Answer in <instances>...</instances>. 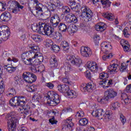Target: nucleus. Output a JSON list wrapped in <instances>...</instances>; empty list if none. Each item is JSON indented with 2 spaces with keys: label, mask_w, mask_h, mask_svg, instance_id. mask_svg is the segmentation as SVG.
Returning <instances> with one entry per match:
<instances>
[{
  "label": "nucleus",
  "mask_w": 131,
  "mask_h": 131,
  "mask_svg": "<svg viewBox=\"0 0 131 131\" xmlns=\"http://www.w3.org/2000/svg\"><path fill=\"white\" fill-rule=\"evenodd\" d=\"M50 64L52 68H56L58 67V58L56 56L53 55L50 59Z\"/></svg>",
  "instance_id": "4be33fe9"
},
{
  "label": "nucleus",
  "mask_w": 131,
  "mask_h": 131,
  "mask_svg": "<svg viewBox=\"0 0 131 131\" xmlns=\"http://www.w3.org/2000/svg\"><path fill=\"white\" fill-rule=\"evenodd\" d=\"M26 101H27V99L24 96H14L11 99L9 104L12 107H22L25 112L29 113L30 106L28 104L26 105Z\"/></svg>",
  "instance_id": "f03ea898"
},
{
  "label": "nucleus",
  "mask_w": 131,
  "mask_h": 131,
  "mask_svg": "<svg viewBox=\"0 0 131 131\" xmlns=\"http://www.w3.org/2000/svg\"><path fill=\"white\" fill-rule=\"evenodd\" d=\"M57 26L58 30H60L61 32H66V31L68 30V29H67V25L64 23H60Z\"/></svg>",
  "instance_id": "cd10ccee"
},
{
  "label": "nucleus",
  "mask_w": 131,
  "mask_h": 131,
  "mask_svg": "<svg viewBox=\"0 0 131 131\" xmlns=\"http://www.w3.org/2000/svg\"><path fill=\"white\" fill-rule=\"evenodd\" d=\"M100 2L102 6H105L106 7H110L111 4H112V2L109 0H100Z\"/></svg>",
  "instance_id": "c03bdc74"
},
{
  "label": "nucleus",
  "mask_w": 131,
  "mask_h": 131,
  "mask_svg": "<svg viewBox=\"0 0 131 131\" xmlns=\"http://www.w3.org/2000/svg\"><path fill=\"white\" fill-rule=\"evenodd\" d=\"M83 116H84V113L82 111L78 112L76 114L77 119H80L79 123L81 126H85V125H87L88 123H89V120H88V119L85 118L81 119V117H83Z\"/></svg>",
  "instance_id": "6e6552de"
},
{
  "label": "nucleus",
  "mask_w": 131,
  "mask_h": 131,
  "mask_svg": "<svg viewBox=\"0 0 131 131\" xmlns=\"http://www.w3.org/2000/svg\"><path fill=\"white\" fill-rule=\"evenodd\" d=\"M51 48L52 49V51H53L54 53H58V52H60V49L59 46L54 45Z\"/></svg>",
  "instance_id": "8fccbe9b"
},
{
  "label": "nucleus",
  "mask_w": 131,
  "mask_h": 131,
  "mask_svg": "<svg viewBox=\"0 0 131 131\" xmlns=\"http://www.w3.org/2000/svg\"><path fill=\"white\" fill-rule=\"evenodd\" d=\"M67 59L68 61H70V63H71L72 65L77 66V67H80V66L82 63V60L80 58L75 57L74 55L69 56Z\"/></svg>",
  "instance_id": "1a4fd4ad"
},
{
  "label": "nucleus",
  "mask_w": 131,
  "mask_h": 131,
  "mask_svg": "<svg viewBox=\"0 0 131 131\" xmlns=\"http://www.w3.org/2000/svg\"><path fill=\"white\" fill-rule=\"evenodd\" d=\"M32 14H33L34 16H39L40 17H41V16L43 15L41 11V8H40L39 5L36 6L35 9L32 10Z\"/></svg>",
  "instance_id": "6ab92c4d"
},
{
  "label": "nucleus",
  "mask_w": 131,
  "mask_h": 131,
  "mask_svg": "<svg viewBox=\"0 0 131 131\" xmlns=\"http://www.w3.org/2000/svg\"><path fill=\"white\" fill-rule=\"evenodd\" d=\"M46 86H47L50 90H53L54 89V85L51 82H47L45 84Z\"/></svg>",
  "instance_id": "6e6d98bb"
},
{
  "label": "nucleus",
  "mask_w": 131,
  "mask_h": 131,
  "mask_svg": "<svg viewBox=\"0 0 131 131\" xmlns=\"http://www.w3.org/2000/svg\"><path fill=\"white\" fill-rule=\"evenodd\" d=\"M118 64L114 63L111 64L110 67V70L111 72H117L118 71Z\"/></svg>",
  "instance_id": "c9c22d12"
},
{
  "label": "nucleus",
  "mask_w": 131,
  "mask_h": 131,
  "mask_svg": "<svg viewBox=\"0 0 131 131\" xmlns=\"http://www.w3.org/2000/svg\"><path fill=\"white\" fill-rule=\"evenodd\" d=\"M102 16L104 17V18L107 19L110 21H113V20H114V15H113V14H112L111 13L104 12Z\"/></svg>",
  "instance_id": "c756f323"
},
{
  "label": "nucleus",
  "mask_w": 131,
  "mask_h": 131,
  "mask_svg": "<svg viewBox=\"0 0 131 131\" xmlns=\"http://www.w3.org/2000/svg\"><path fill=\"white\" fill-rule=\"evenodd\" d=\"M58 90L60 93H62V94H65L69 91V86L67 84H59L57 86Z\"/></svg>",
  "instance_id": "aec40b11"
},
{
  "label": "nucleus",
  "mask_w": 131,
  "mask_h": 131,
  "mask_svg": "<svg viewBox=\"0 0 131 131\" xmlns=\"http://www.w3.org/2000/svg\"><path fill=\"white\" fill-rule=\"evenodd\" d=\"M17 2L16 1L11 0L7 3V7H9V9L11 10V11L13 14H17L19 12V10L16 9Z\"/></svg>",
  "instance_id": "ddd939ff"
},
{
  "label": "nucleus",
  "mask_w": 131,
  "mask_h": 131,
  "mask_svg": "<svg viewBox=\"0 0 131 131\" xmlns=\"http://www.w3.org/2000/svg\"><path fill=\"white\" fill-rule=\"evenodd\" d=\"M12 19V15L9 12H5L0 16V21L2 22H9Z\"/></svg>",
  "instance_id": "2eb2a0df"
},
{
  "label": "nucleus",
  "mask_w": 131,
  "mask_h": 131,
  "mask_svg": "<svg viewBox=\"0 0 131 131\" xmlns=\"http://www.w3.org/2000/svg\"><path fill=\"white\" fill-rule=\"evenodd\" d=\"M5 67H7V68H5V69H6L7 71H8V72H9V73H12L14 71H16V69H17L16 67H13V66L12 65L5 66Z\"/></svg>",
  "instance_id": "473e14b6"
},
{
  "label": "nucleus",
  "mask_w": 131,
  "mask_h": 131,
  "mask_svg": "<svg viewBox=\"0 0 131 131\" xmlns=\"http://www.w3.org/2000/svg\"><path fill=\"white\" fill-rule=\"evenodd\" d=\"M7 9V5L5 2H0V11L4 12Z\"/></svg>",
  "instance_id": "de8ad7c7"
},
{
  "label": "nucleus",
  "mask_w": 131,
  "mask_h": 131,
  "mask_svg": "<svg viewBox=\"0 0 131 131\" xmlns=\"http://www.w3.org/2000/svg\"><path fill=\"white\" fill-rule=\"evenodd\" d=\"M55 10H56V6L51 3V5L48 6V10L50 12V14H51V11L54 12Z\"/></svg>",
  "instance_id": "603ef678"
},
{
  "label": "nucleus",
  "mask_w": 131,
  "mask_h": 131,
  "mask_svg": "<svg viewBox=\"0 0 131 131\" xmlns=\"http://www.w3.org/2000/svg\"><path fill=\"white\" fill-rule=\"evenodd\" d=\"M61 11L63 14L65 15V14H68L71 10H70V8L68 6H63L61 8Z\"/></svg>",
  "instance_id": "ea45409f"
},
{
  "label": "nucleus",
  "mask_w": 131,
  "mask_h": 131,
  "mask_svg": "<svg viewBox=\"0 0 131 131\" xmlns=\"http://www.w3.org/2000/svg\"><path fill=\"white\" fill-rule=\"evenodd\" d=\"M73 123H72V119H68L66 121V124L64 125V127L66 128H69L70 130H72V127H73Z\"/></svg>",
  "instance_id": "c85d7f7f"
},
{
  "label": "nucleus",
  "mask_w": 131,
  "mask_h": 131,
  "mask_svg": "<svg viewBox=\"0 0 131 131\" xmlns=\"http://www.w3.org/2000/svg\"><path fill=\"white\" fill-rule=\"evenodd\" d=\"M113 55L112 54H105L104 55H103L102 56V60H103L104 61H106V59H109V58H112Z\"/></svg>",
  "instance_id": "0e129e2a"
},
{
  "label": "nucleus",
  "mask_w": 131,
  "mask_h": 131,
  "mask_svg": "<svg viewBox=\"0 0 131 131\" xmlns=\"http://www.w3.org/2000/svg\"><path fill=\"white\" fill-rule=\"evenodd\" d=\"M109 77V73H101L99 74V78L100 79H102V80H104V79H106Z\"/></svg>",
  "instance_id": "a19ab883"
},
{
  "label": "nucleus",
  "mask_w": 131,
  "mask_h": 131,
  "mask_svg": "<svg viewBox=\"0 0 131 131\" xmlns=\"http://www.w3.org/2000/svg\"><path fill=\"white\" fill-rule=\"evenodd\" d=\"M101 50L102 52H105V49H109L110 50L112 49V46L110 43H107L106 41L103 42L101 44Z\"/></svg>",
  "instance_id": "a878e982"
},
{
  "label": "nucleus",
  "mask_w": 131,
  "mask_h": 131,
  "mask_svg": "<svg viewBox=\"0 0 131 131\" xmlns=\"http://www.w3.org/2000/svg\"><path fill=\"white\" fill-rule=\"evenodd\" d=\"M66 21L69 24H76L78 22V19L75 15L72 13H69L66 16Z\"/></svg>",
  "instance_id": "4468645a"
},
{
  "label": "nucleus",
  "mask_w": 131,
  "mask_h": 131,
  "mask_svg": "<svg viewBox=\"0 0 131 131\" xmlns=\"http://www.w3.org/2000/svg\"><path fill=\"white\" fill-rule=\"evenodd\" d=\"M121 98L122 99L123 102L126 104H129L131 102L130 97L127 96L125 93H122Z\"/></svg>",
  "instance_id": "5701e85b"
},
{
  "label": "nucleus",
  "mask_w": 131,
  "mask_h": 131,
  "mask_svg": "<svg viewBox=\"0 0 131 131\" xmlns=\"http://www.w3.org/2000/svg\"><path fill=\"white\" fill-rule=\"evenodd\" d=\"M64 68L65 70L64 74L66 75V77H68V72L72 71V67H71V64L66 62L64 64Z\"/></svg>",
  "instance_id": "bb28decb"
},
{
  "label": "nucleus",
  "mask_w": 131,
  "mask_h": 131,
  "mask_svg": "<svg viewBox=\"0 0 131 131\" xmlns=\"http://www.w3.org/2000/svg\"><path fill=\"white\" fill-rule=\"evenodd\" d=\"M67 96H68L69 98L71 99H73V98H76V92H75L73 90L68 91L67 92Z\"/></svg>",
  "instance_id": "f704fd0d"
},
{
  "label": "nucleus",
  "mask_w": 131,
  "mask_h": 131,
  "mask_svg": "<svg viewBox=\"0 0 131 131\" xmlns=\"http://www.w3.org/2000/svg\"><path fill=\"white\" fill-rule=\"evenodd\" d=\"M60 22H61V18L58 14H54L51 17L50 24L52 26V28L58 27Z\"/></svg>",
  "instance_id": "9d476101"
},
{
  "label": "nucleus",
  "mask_w": 131,
  "mask_h": 131,
  "mask_svg": "<svg viewBox=\"0 0 131 131\" xmlns=\"http://www.w3.org/2000/svg\"><path fill=\"white\" fill-rule=\"evenodd\" d=\"M100 85H102L103 88H109L108 86V79H105L104 80H100L99 82Z\"/></svg>",
  "instance_id": "58836bf2"
},
{
  "label": "nucleus",
  "mask_w": 131,
  "mask_h": 131,
  "mask_svg": "<svg viewBox=\"0 0 131 131\" xmlns=\"http://www.w3.org/2000/svg\"><path fill=\"white\" fill-rule=\"evenodd\" d=\"M125 91L126 92V93H131V84L126 87Z\"/></svg>",
  "instance_id": "774afa93"
},
{
  "label": "nucleus",
  "mask_w": 131,
  "mask_h": 131,
  "mask_svg": "<svg viewBox=\"0 0 131 131\" xmlns=\"http://www.w3.org/2000/svg\"><path fill=\"white\" fill-rule=\"evenodd\" d=\"M104 97H106V100L112 99L117 97V92L113 89H107L104 92Z\"/></svg>",
  "instance_id": "9b49d317"
},
{
  "label": "nucleus",
  "mask_w": 131,
  "mask_h": 131,
  "mask_svg": "<svg viewBox=\"0 0 131 131\" xmlns=\"http://www.w3.org/2000/svg\"><path fill=\"white\" fill-rule=\"evenodd\" d=\"M81 18L84 22H90L93 19V12L89 7L83 5L81 8Z\"/></svg>",
  "instance_id": "39448f33"
},
{
  "label": "nucleus",
  "mask_w": 131,
  "mask_h": 131,
  "mask_svg": "<svg viewBox=\"0 0 131 131\" xmlns=\"http://www.w3.org/2000/svg\"><path fill=\"white\" fill-rule=\"evenodd\" d=\"M45 45L47 48H50V47H52V46H53V41L51 40H47L46 41Z\"/></svg>",
  "instance_id": "680f3d73"
},
{
  "label": "nucleus",
  "mask_w": 131,
  "mask_h": 131,
  "mask_svg": "<svg viewBox=\"0 0 131 131\" xmlns=\"http://www.w3.org/2000/svg\"><path fill=\"white\" fill-rule=\"evenodd\" d=\"M107 28V25L104 23L100 22L95 26V29L97 31H100V32H103L104 30H106Z\"/></svg>",
  "instance_id": "412c9836"
},
{
  "label": "nucleus",
  "mask_w": 131,
  "mask_h": 131,
  "mask_svg": "<svg viewBox=\"0 0 131 131\" xmlns=\"http://www.w3.org/2000/svg\"><path fill=\"white\" fill-rule=\"evenodd\" d=\"M80 52L81 56L82 57H85V58H89L92 55V50L88 47H82L80 49Z\"/></svg>",
  "instance_id": "f8f14e48"
},
{
  "label": "nucleus",
  "mask_w": 131,
  "mask_h": 131,
  "mask_svg": "<svg viewBox=\"0 0 131 131\" xmlns=\"http://www.w3.org/2000/svg\"><path fill=\"white\" fill-rule=\"evenodd\" d=\"M52 4L55 7H60L61 6V2L59 0H52Z\"/></svg>",
  "instance_id": "3c124183"
},
{
  "label": "nucleus",
  "mask_w": 131,
  "mask_h": 131,
  "mask_svg": "<svg viewBox=\"0 0 131 131\" xmlns=\"http://www.w3.org/2000/svg\"><path fill=\"white\" fill-rule=\"evenodd\" d=\"M61 46L62 47L64 51H68L69 49V44L68 43V42L66 41H62Z\"/></svg>",
  "instance_id": "4c0bfd02"
},
{
  "label": "nucleus",
  "mask_w": 131,
  "mask_h": 131,
  "mask_svg": "<svg viewBox=\"0 0 131 131\" xmlns=\"http://www.w3.org/2000/svg\"><path fill=\"white\" fill-rule=\"evenodd\" d=\"M129 43L128 44V45H125L122 48H123L124 52H129V48H130Z\"/></svg>",
  "instance_id": "69168bd1"
},
{
  "label": "nucleus",
  "mask_w": 131,
  "mask_h": 131,
  "mask_svg": "<svg viewBox=\"0 0 131 131\" xmlns=\"http://www.w3.org/2000/svg\"><path fill=\"white\" fill-rule=\"evenodd\" d=\"M120 43L122 47H124V46H128V42L124 39L121 40Z\"/></svg>",
  "instance_id": "e2e57ef3"
},
{
  "label": "nucleus",
  "mask_w": 131,
  "mask_h": 131,
  "mask_svg": "<svg viewBox=\"0 0 131 131\" xmlns=\"http://www.w3.org/2000/svg\"><path fill=\"white\" fill-rule=\"evenodd\" d=\"M23 79L28 83H32L36 81V76L29 72H24L23 74Z\"/></svg>",
  "instance_id": "0eeeda50"
},
{
  "label": "nucleus",
  "mask_w": 131,
  "mask_h": 131,
  "mask_svg": "<svg viewBox=\"0 0 131 131\" xmlns=\"http://www.w3.org/2000/svg\"><path fill=\"white\" fill-rule=\"evenodd\" d=\"M126 68H127V65H126V63L123 62L121 63L119 70L121 72H124L126 70Z\"/></svg>",
  "instance_id": "49530a36"
},
{
  "label": "nucleus",
  "mask_w": 131,
  "mask_h": 131,
  "mask_svg": "<svg viewBox=\"0 0 131 131\" xmlns=\"http://www.w3.org/2000/svg\"><path fill=\"white\" fill-rule=\"evenodd\" d=\"M112 111H106L105 112V113L103 114V118L105 119H107L108 118V119H111L112 118Z\"/></svg>",
  "instance_id": "72a5a7b5"
},
{
  "label": "nucleus",
  "mask_w": 131,
  "mask_h": 131,
  "mask_svg": "<svg viewBox=\"0 0 131 131\" xmlns=\"http://www.w3.org/2000/svg\"><path fill=\"white\" fill-rule=\"evenodd\" d=\"M28 90L30 93L35 92V91H36V86L34 85H31L28 88Z\"/></svg>",
  "instance_id": "052dcab7"
},
{
  "label": "nucleus",
  "mask_w": 131,
  "mask_h": 131,
  "mask_svg": "<svg viewBox=\"0 0 131 131\" xmlns=\"http://www.w3.org/2000/svg\"><path fill=\"white\" fill-rule=\"evenodd\" d=\"M120 119L123 124H124L126 121V119H125V117L122 115V114L120 115Z\"/></svg>",
  "instance_id": "4d7b16f0"
},
{
  "label": "nucleus",
  "mask_w": 131,
  "mask_h": 131,
  "mask_svg": "<svg viewBox=\"0 0 131 131\" xmlns=\"http://www.w3.org/2000/svg\"><path fill=\"white\" fill-rule=\"evenodd\" d=\"M120 107V104L118 102H116L112 104L111 110H117Z\"/></svg>",
  "instance_id": "37998d69"
},
{
  "label": "nucleus",
  "mask_w": 131,
  "mask_h": 131,
  "mask_svg": "<svg viewBox=\"0 0 131 131\" xmlns=\"http://www.w3.org/2000/svg\"><path fill=\"white\" fill-rule=\"evenodd\" d=\"M57 35H58V37H55L56 39L59 40H62L63 39V37L62 36V34L60 32H58L57 33Z\"/></svg>",
  "instance_id": "338daca9"
},
{
  "label": "nucleus",
  "mask_w": 131,
  "mask_h": 131,
  "mask_svg": "<svg viewBox=\"0 0 131 131\" xmlns=\"http://www.w3.org/2000/svg\"><path fill=\"white\" fill-rule=\"evenodd\" d=\"M0 35L2 39L6 41V40L9 39V37H10V35H11V32L8 30L6 31L3 30L2 27H0Z\"/></svg>",
  "instance_id": "dca6fc26"
},
{
  "label": "nucleus",
  "mask_w": 131,
  "mask_h": 131,
  "mask_svg": "<svg viewBox=\"0 0 131 131\" xmlns=\"http://www.w3.org/2000/svg\"><path fill=\"white\" fill-rule=\"evenodd\" d=\"M94 41L95 43H99V40H100V36L99 35H95L93 37Z\"/></svg>",
  "instance_id": "5fc2aeb1"
},
{
  "label": "nucleus",
  "mask_w": 131,
  "mask_h": 131,
  "mask_svg": "<svg viewBox=\"0 0 131 131\" xmlns=\"http://www.w3.org/2000/svg\"><path fill=\"white\" fill-rule=\"evenodd\" d=\"M16 95V90L14 88H11L9 90V93L7 96H15Z\"/></svg>",
  "instance_id": "864d4df0"
},
{
  "label": "nucleus",
  "mask_w": 131,
  "mask_h": 131,
  "mask_svg": "<svg viewBox=\"0 0 131 131\" xmlns=\"http://www.w3.org/2000/svg\"><path fill=\"white\" fill-rule=\"evenodd\" d=\"M49 122L51 123V124H57L58 121L55 120V117L53 116V117L49 119Z\"/></svg>",
  "instance_id": "13d9d810"
},
{
  "label": "nucleus",
  "mask_w": 131,
  "mask_h": 131,
  "mask_svg": "<svg viewBox=\"0 0 131 131\" xmlns=\"http://www.w3.org/2000/svg\"><path fill=\"white\" fill-rule=\"evenodd\" d=\"M29 48L32 50L33 55H34L35 60H36V58H38L36 61H38V62H43V56H42V54L38 52L39 51V47H38V46L34 44H32L29 46Z\"/></svg>",
  "instance_id": "423d86ee"
},
{
  "label": "nucleus",
  "mask_w": 131,
  "mask_h": 131,
  "mask_svg": "<svg viewBox=\"0 0 131 131\" xmlns=\"http://www.w3.org/2000/svg\"><path fill=\"white\" fill-rule=\"evenodd\" d=\"M5 82L3 80H1L0 82V96L2 95L5 92Z\"/></svg>",
  "instance_id": "79ce46f5"
},
{
  "label": "nucleus",
  "mask_w": 131,
  "mask_h": 131,
  "mask_svg": "<svg viewBox=\"0 0 131 131\" xmlns=\"http://www.w3.org/2000/svg\"><path fill=\"white\" fill-rule=\"evenodd\" d=\"M32 29L35 32H38L39 34H43V35H47L48 36H50L53 32H55V29L43 23L32 25Z\"/></svg>",
  "instance_id": "f257e3e1"
},
{
  "label": "nucleus",
  "mask_w": 131,
  "mask_h": 131,
  "mask_svg": "<svg viewBox=\"0 0 131 131\" xmlns=\"http://www.w3.org/2000/svg\"><path fill=\"white\" fill-rule=\"evenodd\" d=\"M33 51H32V49H31V50H30L27 52H25L21 54V58L24 63V61L26 60L28 58V55L31 56L33 55Z\"/></svg>",
  "instance_id": "393cba45"
},
{
  "label": "nucleus",
  "mask_w": 131,
  "mask_h": 131,
  "mask_svg": "<svg viewBox=\"0 0 131 131\" xmlns=\"http://www.w3.org/2000/svg\"><path fill=\"white\" fill-rule=\"evenodd\" d=\"M80 8V4H77L76 6L74 7H72V9L73 11H75V12H77Z\"/></svg>",
  "instance_id": "bf43d9fd"
},
{
  "label": "nucleus",
  "mask_w": 131,
  "mask_h": 131,
  "mask_svg": "<svg viewBox=\"0 0 131 131\" xmlns=\"http://www.w3.org/2000/svg\"><path fill=\"white\" fill-rule=\"evenodd\" d=\"M78 30V28L74 25H71L68 28V31L71 33H75V32H77Z\"/></svg>",
  "instance_id": "7c9ffc66"
},
{
  "label": "nucleus",
  "mask_w": 131,
  "mask_h": 131,
  "mask_svg": "<svg viewBox=\"0 0 131 131\" xmlns=\"http://www.w3.org/2000/svg\"><path fill=\"white\" fill-rule=\"evenodd\" d=\"M99 69V67H98V64L95 62H93V66L91 68L90 70L92 71V72H97Z\"/></svg>",
  "instance_id": "a18cd8bd"
},
{
  "label": "nucleus",
  "mask_w": 131,
  "mask_h": 131,
  "mask_svg": "<svg viewBox=\"0 0 131 131\" xmlns=\"http://www.w3.org/2000/svg\"><path fill=\"white\" fill-rule=\"evenodd\" d=\"M93 116L98 117L99 119H103L104 118V112L103 109L95 110L92 113Z\"/></svg>",
  "instance_id": "f3484780"
},
{
  "label": "nucleus",
  "mask_w": 131,
  "mask_h": 131,
  "mask_svg": "<svg viewBox=\"0 0 131 131\" xmlns=\"http://www.w3.org/2000/svg\"><path fill=\"white\" fill-rule=\"evenodd\" d=\"M39 64V62H37V63H34L33 65H31V70L32 71V72H34V73H36V72H39V69H38V67H36V65H38ZM35 65V66H34Z\"/></svg>",
  "instance_id": "e433bc0d"
},
{
  "label": "nucleus",
  "mask_w": 131,
  "mask_h": 131,
  "mask_svg": "<svg viewBox=\"0 0 131 131\" xmlns=\"http://www.w3.org/2000/svg\"><path fill=\"white\" fill-rule=\"evenodd\" d=\"M32 39L35 41H40L41 40V37L40 35H33L32 36Z\"/></svg>",
  "instance_id": "09e8293b"
},
{
  "label": "nucleus",
  "mask_w": 131,
  "mask_h": 131,
  "mask_svg": "<svg viewBox=\"0 0 131 131\" xmlns=\"http://www.w3.org/2000/svg\"><path fill=\"white\" fill-rule=\"evenodd\" d=\"M35 61H36V59H35L34 55L32 57L27 58V60L24 61V63L25 65L31 66V65H33L34 63H35Z\"/></svg>",
  "instance_id": "b1692460"
},
{
  "label": "nucleus",
  "mask_w": 131,
  "mask_h": 131,
  "mask_svg": "<svg viewBox=\"0 0 131 131\" xmlns=\"http://www.w3.org/2000/svg\"><path fill=\"white\" fill-rule=\"evenodd\" d=\"M83 90L84 92H88V93H92L95 89V84L92 83H88L85 85L83 86Z\"/></svg>",
  "instance_id": "a211bd4d"
},
{
  "label": "nucleus",
  "mask_w": 131,
  "mask_h": 131,
  "mask_svg": "<svg viewBox=\"0 0 131 131\" xmlns=\"http://www.w3.org/2000/svg\"><path fill=\"white\" fill-rule=\"evenodd\" d=\"M39 6L40 7L42 14H47V15H50L49 8L46 6H43L42 4H39Z\"/></svg>",
  "instance_id": "2f4dec72"
},
{
  "label": "nucleus",
  "mask_w": 131,
  "mask_h": 131,
  "mask_svg": "<svg viewBox=\"0 0 131 131\" xmlns=\"http://www.w3.org/2000/svg\"><path fill=\"white\" fill-rule=\"evenodd\" d=\"M46 98L48 99L47 104L50 106H57L60 103V96L55 92H49Z\"/></svg>",
  "instance_id": "20e7f679"
},
{
  "label": "nucleus",
  "mask_w": 131,
  "mask_h": 131,
  "mask_svg": "<svg viewBox=\"0 0 131 131\" xmlns=\"http://www.w3.org/2000/svg\"><path fill=\"white\" fill-rule=\"evenodd\" d=\"M6 119L7 120V126L9 131H15L17 128V123H18V119L14 112L8 114L6 116Z\"/></svg>",
  "instance_id": "7ed1b4c3"
}]
</instances>
